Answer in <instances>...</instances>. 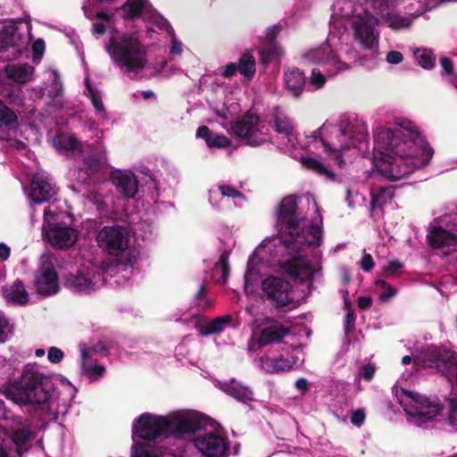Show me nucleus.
I'll list each match as a JSON object with an SVG mask.
<instances>
[{
	"mask_svg": "<svg viewBox=\"0 0 457 457\" xmlns=\"http://www.w3.org/2000/svg\"><path fill=\"white\" fill-rule=\"evenodd\" d=\"M405 129L378 128L374 133L373 163L379 174L393 181L428 165L434 154L420 132Z\"/></svg>",
	"mask_w": 457,
	"mask_h": 457,
	"instance_id": "obj_1",
	"label": "nucleus"
},
{
	"mask_svg": "<svg viewBox=\"0 0 457 457\" xmlns=\"http://www.w3.org/2000/svg\"><path fill=\"white\" fill-rule=\"evenodd\" d=\"M321 231L313 224L305 228V222L301 224V229L294 232L289 239H285L284 244L287 249L295 251L291 258L279 262V266L291 278L303 281L312 276V269L305 257L301 253L302 245H312L319 243Z\"/></svg>",
	"mask_w": 457,
	"mask_h": 457,
	"instance_id": "obj_2",
	"label": "nucleus"
},
{
	"mask_svg": "<svg viewBox=\"0 0 457 457\" xmlns=\"http://www.w3.org/2000/svg\"><path fill=\"white\" fill-rule=\"evenodd\" d=\"M105 48L115 65L127 72L138 73L147 63L145 46L131 34H123L119 38L112 37Z\"/></svg>",
	"mask_w": 457,
	"mask_h": 457,
	"instance_id": "obj_3",
	"label": "nucleus"
},
{
	"mask_svg": "<svg viewBox=\"0 0 457 457\" xmlns=\"http://www.w3.org/2000/svg\"><path fill=\"white\" fill-rule=\"evenodd\" d=\"M17 388L23 402L41 404L49 400L53 383L50 378L38 371L36 362L27 363L17 383Z\"/></svg>",
	"mask_w": 457,
	"mask_h": 457,
	"instance_id": "obj_4",
	"label": "nucleus"
},
{
	"mask_svg": "<svg viewBox=\"0 0 457 457\" xmlns=\"http://www.w3.org/2000/svg\"><path fill=\"white\" fill-rule=\"evenodd\" d=\"M230 128L238 138L245 139L249 145H260L268 140L267 133L263 131L265 126L260 127L259 116L249 111L231 121Z\"/></svg>",
	"mask_w": 457,
	"mask_h": 457,
	"instance_id": "obj_5",
	"label": "nucleus"
},
{
	"mask_svg": "<svg viewBox=\"0 0 457 457\" xmlns=\"http://www.w3.org/2000/svg\"><path fill=\"white\" fill-rule=\"evenodd\" d=\"M168 436L185 437L204 428L206 417L196 411L175 412L166 415Z\"/></svg>",
	"mask_w": 457,
	"mask_h": 457,
	"instance_id": "obj_6",
	"label": "nucleus"
},
{
	"mask_svg": "<svg viewBox=\"0 0 457 457\" xmlns=\"http://www.w3.org/2000/svg\"><path fill=\"white\" fill-rule=\"evenodd\" d=\"M405 395L413 403L405 410L411 417L416 419L419 423H427L433 420L443 411L444 406L437 398L431 399L421 394L402 389Z\"/></svg>",
	"mask_w": 457,
	"mask_h": 457,
	"instance_id": "obj_7",
	"label": "nucleus"
},
{
	"mask_svg": "<svg viewBox=\"0 0 457 457\" xmlns=\"http://www.w3.org/2000/svg\"><path fill=\"white\" fill-rule=\"evenodd\" d=\"M262 290L265 301L276 309H282L294 303L291 284L279 277L269 276L262 282Z\"/></svg>",
	"mask_w": 457,
	"mask_h": 457,
	"instance_id": "obj_8",
	"label": "nucleus"
},
{
	"mask_svg": "<svg viewBox=\"0 0 457 457\" xmlns=\"http://www.w3.org/2000/svg\"><path fill=\"white\" fill-rule=\"evenodd\" d=\"M133 435L141 439L154 441L161 436H168L166 416L152 413L141 414L133 425Z\"/></svg>",
	"mask_w": 457,
	"mask_h": 457,
	"instance_id": "obj_9",
	"label": "nucleus"
},
{
	"mask_svg": "<svg viewBox=\"0 0 457 457\" xmlns=\"http://www.w3.org/2000/svg\"><path fill=\"white\" fill-rule=\"evenodd\" d=\"M99 247L112 255L123 253L129 244V235L125 228L120 226H104L96 236Z\"/></svg>",
	"mask_w": 457,
	"mask_h": 457,
	"instance_id": "obj_10",
	"label": "nucleus"
},
{
	"mask_svg": "<svg viewBox=\"0 0 457 457\" xmlns=\"http://www.w3.org/2000/svg\"><path fill=\"white\" fill-rule=\"evenodd\" d=\"M428 366H435L450 379L454 378L457 385V353L444 347L431 346L425 353Z\"/></svg>",
	"mask_w": 457,
	"mask_h": 457,
	"instance_id": "obj_11",
	"label": "nucleus"
},
{
	"mask_svg": "<svg viewBox=\"0 0 457 457\" xmlns=\"http://www.w3.org/2000/svg\"><path fill=\"white\" fill-rule=\"evenodd\" d=\"M103 280V272L95 268H83L75 274L70 273L65 278L64 286L76 293L90 294Z\"/></svg>",
	"mask_w": 457,
	"mask_h": 457,
	"instance_id": "obj_12",
	"label": "nucleus"
},
{
	"mask_svg": "<svg viewBox=\"0 0 457 457\" xmlns=\"http://www.w3.org/2000/svg\"><path fill=\"white\" fill-rule=\"evenodd\" d=\"M109 167L105 146L101 142H96L89 145V150L83 156L79 172L86 175V180Z\"/></svg>",
	"mask_w": 457,
	"mask_h": 457,
	"instance_id": "obj_13",
	"label": "nucleus"
},
{
	"mask_svg": "<svg viewBox=\"0 0 457 457\" xmlns=\"http://www.w3.org/2000/svg\"><path fill=\"white\" fill-rule=\"evenodd\" d=\"M35 287L37 293L43 295H54L59 291L58 273L51 257L47 256L41 261Z\"/></svg>",
	"mask_w": 457,
	"mask_h": 457,
	"instance_id": "obj_14",
	"label": "nucleus"
},
{
	"mask_svg": "<svg viewBox=\"0 0 457 457\" xmlns=\"http://www.w3.org/2000/svg\"><path fill=\"white\" fill-rule=\"evenodd\" d=\"M296 198L295 195H287L282 199L278 209V221L284 225L288 232L289 237L294 232L301 229V224L306 222L305 219L300 217Z\"/></svg>",
	"mask_w": 457,
	"mask_h": 457,
	"instance_id": "obj_15",
	"label": "nucleus"
},
{
	"mask_svg": "<svg viewBox=\"0 0 457 457\" xmlns=\"http://www.w3.org/2000/svg\"><path fill=\"white\" fill-rule=\"evenodd\" d=\"M25 48L23 37L14 24L5 25L0 30V53L12 51V58L21 55Z\"/></svg>",
	"mask_w": 457,
	"mask_h": 457,
	"instance_id": "obj_16",
	"label": "nucleus"
},
{
	"mask_svg": "<svg viewBox=\"0 0 457 457\" xmlns=\"http://www.w3.org/2000/svg\"><path fill=\"white\" fill-rule=\"evenodd\" d=\"M262 325L263 328L261 329L257 338V343L260 346L280 343L290 333L288 327H286L272 317H266L263 320Z\"/></svg>",
	"mask_w": 457,
	"mask_h": 457,
	"instance_id": "obj_17",
	"label": "nucleus"
},
{
	"mask_svg": "<svg viewBox=\"0 0 457 457\" xmlns=\"http://www.w3.org/2000/svg\"><path fill=\"white\" fill-rule=\"evenodd\" d=\"M194 444L205 457H223L228 451L224 437L213 433L197 436Z\"/></svg>",
	"mask_w": 457,
	"mask_h": 457,
	"instance_id": "obj_18",
	"label": "nucleus"
},
{
	"mask_svg": "<svg viewBox=\"0 0 457 457\" xmlns=\"http://www.w3.org/2000/svg\"><path fill=\"white\" fill-rule=\"evenodd\" d=\"M44 237L54 248L68 249L76 243L78 231L69 226L59 225L46 232Z\"/></svg>",
	"mask_w": 457,
	"mask_h": 457,
	"instance_id": "obj_19",
	"label": "nucleus"
},
{
	"mask_svg": "<svg viewBox=\"0 0 457 457\" xmlns=\"http://www.w3.org/2000/svg\"><path fill=\"white\" fill-rule=\"evenodd\" d=\"M118 192L126 198H133L138 191V180L130 170H115L111 175Z\"/></svg>",
	"mask_w": 457,
	"mask_h": 457,
	"instance_id": "obj_20",
	"label": "nucleus"
},
{
	"mask_svg": "<svg viewBox=\"0 0 457 457\" xmlns=\"http://www.w3.org/2000/svg\"><path fill=\"white\" fill-rule=\"evenodd\" d=\"M352 28L355 40L359 41L364 48L370 49L375 43L374 28L368 20L358 18L353 21Z\"/></svg>",
	"mask_w": 457,
	"mask_h": 457,
	"instance_id": "obj_21",
	"label": "nucleus"
},
{
	"mask_svg": "<svg viewBox=\"0 0 457 457\" xmlns=\"http://www.w3.org/2000/svg\"><path fill=\"white\" fill-rule=\"evenodd\" d=\"M55 194L51 183L42 177H35L30 183L29 197L37 204L49 201Z\"/></svg>",
	"mask_w": 457,
	"mask_h": 457,
	"instance_id": "obj_22",
	"label": "nucleus"
},
{
	"mask_svg": "<svg viewBox=\"0 0 457 457\" xmlns=\"http://www.w3.org/2000/svg\"><path fill=\"white\" fill-rule=\"evenodd\" d=\"M284 80L287 89L293 96L298 98L302 96L306 85L304 73L296 67L288 69L284 73Z\"/></svg>",
	"mask_w": 457,
	"mask_h": 457,
	"instance_id": "obj_23",
	"label": "nucleus"
},
{
	"mask_svg": "<svg viewBox=\"0 0 457 457\" xmlns=\"http://www.w3.org/2000/svg\"><path fill=\"white\" fill-rule=\"evenodd\" d=\"M428 241L433 248L457 246V235L442 227L433 228L428 235Z\"/></svg>",
	"mask_w": 457,
	"mask_h": 457,
	"instance_id": "obj_24",
	"label": "nucleus"
},
{
	"mask_svg": "<svg viewBox=\"0 0 457 457\" xmlns=\"http://www.w3.org/2000/svg\"><path fill=\"white\" fill-rule=\"evenodd\" d=\"M196 137L205 141L210 148H226L231 145V140L223 134L212 131L207 126H200L196 130Z\"/></svg>",
	"mask_w": 457,
	"mask_h": 457,
	"instance_id": "obj_25",
	"label": "nucleus"
},
{
	"mask_svg": "<svg viewBox=\"0 0 457 457\" xmlns=\"http://www.w3.org/2000/svg\"><path fill=\"white\" fill-rule=\"evenodd\" d=\"M34 436L29 426H23L21 428H12L11 432V439L15 445V453L19 457L29 451L30 448V441Z\"/></svg>",
	"mask_w": 457,
	"mask_h": 457,
	"instance_id": "obj_26",
	"label": "nucleus"
},
{
	"mask_svg": "<svg viewBox=\"0 0 457 457\" xmlns=\"http://www.w3.org/2000/svg\"><path fill=\"white\" fill-rule=\"evenodd\" d=\"M222 390L227 395L244 403H247L253 399V391L235 378H232L228 383L223 384Z\"/></svg>",
	"mask_w": 457,
	"mask_h": 457,
	"instance_id": "obj_27",
	"label": "nucleus"
},
{
	"mask_svg": "<svg viewBox=\"0 0 457 457\" xmlns=\"http://www.w3.org/2000/svg\"><path fill=\"white\" fill-rule=\"evenodd\" d=\"M261 363L262 369L269 373L287 371L293 368V362L282 356L278 358L262 357Z\"/></svg>",
	"mask_w": 457,
	"mask_h": 457,
	"instance_id": "obj_28",
	"label": "nucleus"
},
{
	"mask_svg": "<svg viewBox=\"0 0 457 457\" xmlns=\"http://www.w3.org/2000/svg\"><path fill=\"white\" fill-rule=\"evenodd\" d=\"M32 67L28 64L23 65H7L5 67V73L8 79L17 83H26L29 80V76L32 71Z\"/></svg>",
	"mask_w": 457,
	"mask_h": 457,
	"instance_id": "obj_29",
	"label": "nucleus"
},
{
	"mask_svg": "<svg viewBox=\"0 0 457 457\" xmlns=\"http://www.w3.org/2000/svg\"><path fill=\"white\" fill-rule=\"evenodd\" d=\"M238 72L248 81L252 80L256 71V62L250 53L243 54L238 60Z\"/></svg>",
	"mask_w": 457,
	"mask_h": 457,
	"instance_id": "obj_30",
	"label": "nucleus"
},
{
	"mask_svg": "<svg viewBox=\"0 0 457 457\" xmlns=\"http://www.w3.org/2000/svg\"><path fill=\"white\" fill-rule=\"evenodd\" d=\"M146 0H127L121 6L123 18L134 21L139 18L145 8Z\"/></svg>",
	"mask_w": 457,
	"mask_h": 457,
	"instance_id": "obj_31",
	"label": "nucleus"
},
{
	"mask_svg": "<svg viewBox=\"0 0 457 457\" xmlns=\"http://www.w3.org/2000/svg\"><path fill=\"white\" fill-rule=\"evenodd\" d=\"M232 321L230 314L217 317L212 320L206 326L203 327L200 330L202 336H209L222 332L226 326Z\"/></svg>",
	"mask_w": 457,
	"mask_h": 457,
	"instance_id": "obj_32",
	"label": "nucleus"
},
{
	"mask_svg": "<svg viewBox=\"0 0 457 457\" xmlns=\"http://www.w3.org/2000/svg\"><path fill=\"white\" fill-rule=\"evenodd\" d=\"M301 164L307 170L315 172L318 175L326 176L328 179H335L336 175L333 171L327 169L320 161L309 156H302Z\"/></svg>",
	"mask_w": 457,
	"mask_h": 457,
	"instance_id": "obj_33",
	"label": "nucleus"
},
{
	"mask_svg": "<svg viewBox=\"0 0 457 457\" xmlns=\"http://www.w3.org/2000/svg\"><path fill=\"white\" fill-rule=\"evenodd\" d=\"M7 298L19 304H24L28 302L29 295L21 280H16L9 289L4 290Z\"/></svg>",
	"mask_w": 457,
	"mask_h": 457,
	"instance_id": "obj_34",
	"label": "nucleus"
},
{
	"mask_svg": "<svg viewBox=\"0 0 457 457\" xmlns=\"http://www.w3.org/2000/svg\"><path fill=\"white\" fill-rule=\"evenodd\" d=\"M394 187H379L377 193L371 194L370 206L374 210L377 206L382 208L395 196Z\"/></svg>",
	"mask_w": 457,
	"mask_h": 457,
	"instance_id": "obj_35",
	"label": "nucleus"
},
{
	"mask_svg": "<svg viewBox=\"0 0 457 457\" xmlns=\"http://www.w3.org/2000/svg\"><path fill=\"white\" fill-rule=\"evenodd\" d=\"M273 128L277 133L286 137H290L294 132V125L290 118L278 112L273 114Z\"/></svg>",
	"mask_w": 457,
	"mask_h": 457,
	"instance_id": "obj_36",
	"label": "nucleus"
},
{
	"mask_svg": "<svg viewBox=\"0 0 457 457\" xmlns=\"http://www.w3.org/2000/svg\"><path fill=\"white\" fill-rule=\"evenodd\" d=\"M327 51H328V53H327V55L325 58H322V59L320 58V54H321L320 50L315 51L313 53V55L316 58H319L320 60V62H323L326 64H330L331 66H333L334 67L333 74H337V72H339L341 71L349 69V65L347 63L340 61L339 58L331 50H329L328 48L323 49V53H325Z\"/></svg>",
	"mask_w": 457,
	"mask_h": 457,
	"instance_id": "obj_37",
	"label": "nucleus"
},
{
	"mask_svg": "<svg viewBox=\"0 0 457 457\" xmlns=\"http://www.w3.org/2000/svg\"><path fill=\"white\" fill-rule=\"evenodd\" d=\"M378 14L388 23V26L393 29H400L410 25V20L408 18L400 16L396 13L390 12L389 10L385 12H378Z\"/></svg>",
	"mask_w": 457,
	"mask_h": 457,
	"instance_id": "obj_38",
	"label": "nucleus"
},
{
	"mask_svg": "<svg viewBox=\"0 0 457 457\" xmlns=\"http://www.w3.org/2000/svg\"><path fill=\"white\" fill-rule=\"evenodd\" d=\"M0 123L8 129H14L18 125L17 114L2 100H0Z\"/></svg>",
	"mask_w": 457,
	"mask_h": 457,
	"instance_id": "obj_39",
	"label": "nucleus"
},
{
	"mask_svg": "<svg viewBox=\"0 0 457 457\" xmlns=\"http://www.w3.org/2000/svg\"><path fill=\"white\" fill-rule=\"evenodd\" d=\"M54 145L59 150L73 151L80 146L79 141L72 135H58L54 139Z\"/></svg>",
	"mask_w": 457,
	"mask_h": 457,
	"instance_id": "obj_40",
	"label": "nucleus"
},
{
	"mask_svg": "<svg viewBox=\"0 0 457 457\" xmlns=\"http://www.w3.org/2000/svg\"><path fill=\"white\" fill-rule=\"evenodd\" d=\"M321 129H319L315 130L312 136L314 139L320 138V142L324 145V150L326 153H331L335 152L337 153V159L339 162V163L344 162L342 159V151L348 150L351 147V145H353V137L352 136H349V138L351 139V143H345L344 145H341L340 149L333 148L327 141H325L324 138L321 137Z\"/></svg>",
	"mask_w": 457,
	"mask_h": 457,
	"instance_id": "obj_41",
	"label": "nucleus"
},
{
	"mask_svg": "<svg viewBox=\"0 0 457 457\" xmlns=\"http://www.w3.org/2000/svg\"><path fill=\"white\" fill-rule=\"evenodd\" d=\"M61 225L59 223V215L46 207L44 211V219L42 226V234L46 235L50 229L54 228Z\"/></svg>",
	"mask_w": 457,
	"mask_h": 457,
	"instance_id": "obj_42",
	"label": "nucleus"
},
{
	"mask_svg": "<svg viewBox=\"0 0 457 457\" xmlns=\"http://www.w3.org/2000/svg\"><path fill=\"white\" fill-rule=\"evenodd\" d=\"M419 64L425 70H430L435 66L436 56L431 50L423 49L414 53Z\"/></svg>",
	"mask_w": 457,
	"mask_h": 457,
	"instance_id": "obj_43",
	"label": "nucleus"
},
{
	"mask_svg": "<svg viewBox=\"0 0 457 457\" xmlns=\"http://www.w3.org/2000/svg\"><path fill=\"white\" fill-rule=\"evenodd\" d=\"M281 49L278 45H262L260 50L261 60L268 63L280 55Z\"/></svg>",
	"mask_w": 457,
	"mask_h": 457,
	"instance_id": "obj_44",
	"label": "nucleus"
},
{
	"mask_svg": "<svg viewBox=\"0 0 457 457\" xmlns=\"http://www.w3.org/2000/svg\"><path fill=\"white\" fill-rule=\"evenodd\" d=\"M82 356V367L86 373L91 376H102L104 372V367L102 365H91L87 364V360L89 359V354L87 349H83L81 352Z\"/></svg>",
	"mask_w": 457,
	"mask_h": 457,
	"instance_id": "obj_45",
	"label": "nucleus"
},
{
	"mask_svg": "<svg viewBox=\"0 0 457 457\" xmlns=\"http://www.w3.org/2000/svg\"><path fill=\"white\" fill-rule=\"evenodd\" d=\"M131 457H159L146 443H135L131 449Z\"/></svg>",
	"mask_w": 457,
	"mask_h": 457,
	"instance_id": "obj_46",
	"label": "nucleus"
},
{
	"mask_svg": "<svg viewBox=\"0 0 457 457\" xmlns=\"http://www.w3.org/2000/svg\"><path fill=\"white\" fill-rule=\"evenodd\" d=\"M282 26L280 23H277L271 27H269L266 31V35L261 37L262 45H278L276 41L278 35L280 33Z\"/></svg>",
	"mask_w": 457,
	"mask_h": 457,
	"instance_id": "obj_47",
	"label": "nucleus"
},
{
	"mask_svg": "<svg viewBox=\"0 0 457 457\" xmlns=\"http://www.w3.org/2000/svg\"><path fill=\"white\" fill-rule=\"evenodd\" d=\"M376 285L383 289L382 293L379 295V299L382 302H386L397 294L396 288L383 279L377 280Z\"/></svg>",
	"mask_w": 457,
	"mask_h": 457,
	"instance_id": "obj_48",
	"label": "nucleus"
},
{
	"mask_svg": "<svg viewBox=\"0 0 457 457\" xmlns=\"http://www.w3.org/2000/svg\"><path fill=\"white\" fill-rule=\"evenodd\" d=\"M448 403V422L453 427H457V397L446 399Z\"/></svg>",
	"mask_w": 457,
	"mask_h": 457,
	"instance_id": "obj_49",
	"label": "nucleus"
},
{
	"mask_svg": "<svg viewBox=\"0 0 457 457\" xmlns=\"http://www.w3.org/2000/svg\"><path fill=\"white\" fill-rule=\"evenodd\" d=\"M355 320L356 315L354 313V311L347 312L344 321V329L346 335L351 334L354 330Z\"/></svg>",
	"mask_w": 457,
	"mask_h": 457,
	"instance_id": "obj_50",
	"label": "nucleus"
},
{
	"mask_svg": "<svg viewBox=\"0 0 457 457\" xmlns=\"http://www.w3.org/2000/svg\"><path fill=\"white\" fill-rule=\"evenodd\" d=\"M310 83L317 88H321L326 83V78L318 69H312Z\"/></svg>",
	"mask_w": 457,
	"mask_h": 457,
	"instance_id": "obj_51",
	"label": "nucleus"
},
{
	"mask_svg": "<svg viewBox=\"0 0 457 457\" xmlns=\"http://www.w3.org/2000/svg\"><path fill=\"white\" fill-rule=\"evenodd\" d=\"M88 94L90 100L96 112H101L104 111L101 96L94 90L91 86H88Z\"/></svg>",
	"mask_w": 457,
	"mask_h": 457,
	"instance_id": "obj_52",
	"label": "nucleus"
},
{
	"mask_svg": "<svg viewBox=\"0 0 457 457\" xmlns=\"http://www.w3.org/2000/svg\"><path fill=\"white\" fill-rule=\"evenodd\" d=\"M397 0H372V7L377 12L389 10L396 4Z\"/></svg>",
	"mask_w": 457,
	"mask_h": 457,
	"instance_id": "obj_53",
	"label": "nucleus"
},
{
	"mask_svg": "<svg viewBox=\"0 0 457 457\" xmlns=\"http://www.w3.org/2000/svg\"><path fill=\"white\" fill-rule=\"evenodd\" d=\"M403 268V263L398 260L390 261L386 268H384V271L387 276L394 277L396 276L397 273Z\"/></svg>",
	"mask_w": 457,
	"mask_h": 457,
	"instance_id": "obj_54",
	"label": "nucleus"
},
{
	"mask_svg": "<svg viewBox=\"0 0 457 457\" xmlns=\"http://www.w3.org/2000/svg\"><path fill=\"white\" fill-rule=\"evenodd\" d=\"M219 190L220 194L224 196H228L231 198L243 197L244 195L235 187L229 185H221L219 187Z\"/></svg>",
	"mask_w": 457,
	"mask_h": 457,
	"instance_id": "obj_55",
	"label": "nucleus"
},
{
	"mask_svg": "<svg viewBox=\"0 0 457 457\" xmlns=\"http://www.w3.org/2000/svg\"><path fill=\"white\" fill-rule=\"evenodd\" d=\"M366 419V414L363 409H357L352 412L350 417L351 423L354 426L361 427Z\"/></svg>",
	"mask_w": 457,
	"mask_h": 457,
	"instance_id": "obj_56",
	"label": "nucleus"
},
{
	"mask_svg": "<svg viewBox=\"0 0 457 457\" xmlns=\"http://www.w3.org/2000/svg\"><path fill=\"white\" fill-rule=\"evenodd\" d=\"M63 352L55 346H51L48 350L47 358L52 363H59L63 359Z\"/></svg>",
	"mask_w": 457,
	"mask_h": 457,
	"instance_id": "obj_57",
	"label": "nucleus"
},
{
	"mask_svg": "<svg viewBox=\"0 0 457 457\" xmlns=\"http://www.w3.org/2000/svg\"><path fill=\"white\" fill-rule=\"evenodd\" d=\"M376 372V368L373 364L368 363L361 367V376L366 381H370Z\"/></svg>",
	"mask_w": 457,
	"mask_h": 457,
	"instance_id": "obj_58",
	"label": "nucleus"
},
{
	"mask_svg": "<svg viewBox=\"0 0 457 457\" xmlns=\"http://www.w3.org/2000/svg\"><path fill=\"white\" fill-rule=\"evenodd\" d=\"M62 93V84L55 79L50 89L48 90V96L50 98L55 99L59 97Z\"/></svg>",
	"mask_w": 457,
	"mask_h": 457,
	"instance_id": "obj_59",
	"label": "nucleus"
},
{
	"mask_svg": "<svg viewBox=\"0 0 457 457\" xmlns=\"http://www.w3.org/2000/svg\"><path fill=\"white\" fill-rule=\"evenodd\" d=\"M375 265L372 256L370 253H364L361 260V268L362 270L369 272Z\"/></svg>",
	"mask_w": 457,
	"mask_h": 457,
	"instance_id": "obj_60",
	"label": "nucleus"
},
{
	"mask_svg": "<svg viewBox=\"0 0 457 457\" xmlns=\"http://www.w3.org/2000/svg\"><path fill=\"white\" fill-rule=\"evenodd\" d=\"M237 71L238 68L237 62H229L223 68L221 76L226 79H230L234 77Z\"/></svg>",
	"mask_w": 457,
	"mask_h": 457,
	"instance_id": "obj_61",
	"label": "nucleus"
},
{
	"mask_svg": "<svg viewBox=\"0 0 457 457\" xmlns=\"http://www.w3.org/2000/svg\"><path fill=\"white\" fill-rule=\"evenodd\" d=\"M440 65L447 75L453 74V62L449 57L443 56L439 59Z\"/></svg>",
	"mask_w": 457,
	"mask_h": 457,
	"instance_id": "obj_62",
	"label": "nucleus"
},
{
	"mask_svg": "<svg viewBox=\"0 0 457 457\" xmlns=\"http://www.w3.org/2000/svg\"><path fill=\"white\" fill-rule=\"evenodd\" d=\"M386 60L391 64H398L403 62V55L399 51H390L387 53Z\"/></svg>",
	"mask_w": 457,
	"mask_h": 457,
	"instance_id": "obj_63",
	"label": "nucleus"
},
{
	"mask_svg": "<svg viewBox=\"0 0 457 457\" xmlns=\"http://www.w3.org/2000/svg\"><path fill=\"white\" fill-rule=\"evenodd\" d=\"M45 41L42 38H37L32 44V52L34 56H42L45 51Z\"/></svg>",
	"mask_w": 457,
	"mask_h": 457,
	"instance_id": "obj_64",
	"label": "nucleus"
}]
</instances>
